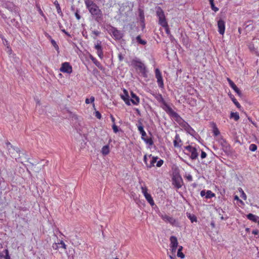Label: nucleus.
Here are the masks:
<instances>
[{
  "label": "nucleus",
  "mask_w": 259,
  "mask_h": 259,
  "mask_svg": "<svg viewBox=\"0 0 259 259\" xmlns=\"http://www.w3.org/2000/svg\"><path fill=\"white\" fill-rule=\"evenodd\" d=\"M156 16L158 18V24L160 25L162 27L167 24L164 11L160 7L156 8Z\"/></svg>",
  "instance_id": "nucleus-5"
},
{
  "label": "nucleus",
  "mask_w": 259,
  "mask_h": 259,
  "mask_svg": "<svg viewBox=\"0 0 259 259\" xmlns=\"http://www.w3.org/2000/svg\"><path fill=\"white\" fill-rule=\"evenodd\" d=\"M182 140L179 135L176 134L174 140V146L176 148H180L182 146Z\"/></svg>",
  "instance_id": "nucleus-16"
},
{
  "label": "nucleus",
  "mask_w": 259,
  "mask_h": 259,
  "mask_svg": "<svg viewBox=\"0 0 259 259\" xmlns=\"http://www.w3.org/2000/svg\"><path fill=\"white\" fill-rule=\"evenodd\" d=\"M90 58L92 61V62L96 65V66L100 70L103 69V67L101 65V64L94 57H93L92 55H90Z\"/></svg>",
  "instance_id": "nucleus-21"
},
{
  "label": "nucleus",
  "mask_w": 259,
  "mask_h": 259,
  "mask_svg": "<svg viewBox=\"0 0 259 259\" xmlns=\"http://www.w3.org/2000/svg\"><path fill=\"white\" fill-rule=\"evenodd\" d=\"M234 199L239 201L241 203H243V201L241 200H240L239 198V197L237 195L235 196Z\"/></svg>",
  "instance_id": "nucleus-56"
},
{
  "label": "nucleus",
  "mask_w": 259,
  "mask_h": 259,
  "mask_svg": "<svg viewBox=\"0 0 259 259\" xmlns=\"http://www.w3.org/2000/svg\"><path fill=\"white\" fill-rule=\"evenodd\" d=\"M137 41L141 45H145L147 44V41L145 40H143L141 39V36L138 35L136 37Z\"/></svg>",
  "instance_id": "nucleus-29"
},
{
  "label": "nucleus",
  "mask_w": 259,
  "mask_h": 259,
  "mask_svg": "<svg viewBox=\"0 0 259 259\" xmlns=\"http://www.w3.org/2000/svg\"><path fill=\"white\" fill-rule=\"evenodd\" d=\"M157 159V157H152V159L151 160L150 163L147 164V166L149 168H151L152 167L154 166V164L156 162Z\"/></svg>",
  "instance_id": "nucleus-24"
},
{
  "label": "nucleus",
  "mask_w": 259,
  "mask_h": 259,
  "mask_svg": "<svg viewBox=\"0 0 259 259\" xmlns=\"http://www.w3.org/2000/svg\"><path fill=\"white\" fill-rule=\"evenodd\" d=\"M1 37L3 39V44L5 46H6L7 47V48L8 49H10V50L11 51L12 50L11 49V48L10 47L9 45V44H8V41L5 38H4L3 37H2L1 36Z\"/></svg>",
  "instance_id": "nucleus-44"
},
{
  "label": "nucleus",
  "mask_w": 259,
  "mask_h": 259,
  "mask_svg": "<svg viewBox=\"0 0 259 259\" xmlns=\"http://www.w3.org/2000/svg\"><path fill=\"white\" fill-rule=\"evenodd\" d=\"M59 244L61 245L60 247L64 249H66V245L65 244L63 240H61L59 242Z\"/></svg>",
  "instance_id": "nucleus-49"
},
{
  "label": "nucleus",
  "mask_w": 259,
  "mask_h": 259,
  "mask_svg": "<svg viewBox=\"0 0 259 259\" xmlns=\"http://www.w3.org/2000/svg\"><path fill=\"white\" fill-rule=\"evenodd\" d=\"M112 129L114 133H117L118 132V127L115 123L112 125Z\"/></svg>",
  "instance_id": "nucleus-47"
},
{
  "label": "nucleus",
  "mask_w": 259,
  "mask_h": 259,
  "mask_svg": "<svg viewBox=\"0 0 259 259\" xmlns=\"http://www.w3.org/2000/svg\"><path fill=\"white\" fill-rule=\"evenodd\" d=\"M155 98L157 101L162 104L161 106V108L168 114L169 115L172 112L174 111L167 104L162 96L160 94H156L154 96Z\"/></svg>",
  "instance_id": "nucleus-4"
},
{
  "label": "nucleus",
  "mask_w": 259,
  "mask_h": 259,
  "mask_svg": "<svg viewBox=\"0 0 259 259\" xmlns=\"http://www.w3.org/2000/svg\"><path fill=\"white\" fill-rule=\"evenodd\" d=\"M210 4L213 3L214 0H209Z\"/></svg>",
  "instance_id": "nucleus-62"
},
{
  "label": "nucleus",
  "mask_w": 259,
  "mask_h": 259,
  "mask_svg": "<svg viewBox=\"0 0 259 259\" xmlns=\"http://www.w3.org/2000/svg\"><path fill=\"white\" fill-rule=\"evenodd\" d=\"M38 11L39 12V13L43 17H45V14H44L42 11L40 9V7H37Z\"/></svg>",
  "instance_id": "nucleus-54"
},
{
  "label": "nucleus",
  "mask_w": 259,
  "mask_h": 259,
  "mask_svg": "<svg viewBox=\"0 0 259 259\" xmlns=\"http://www.w3.org/2000/svg\"><path fill=\"white\" fill-rule=\"evenodd\" d=\"M170 246L172 252H175L178 246V239L176 236H172L170 237Z\"/></svg>",
  "instance_id": "nucleus-14"
},
{
  "label": "nucleus",
  "mask_w": 259,
  "mask_h": 259,
  "mask_svg": "<svg viewBox=\"0 0 259 259\" xmlns=\"http://www.w3.org/2000/svg\"><path fill=\"white\" fill-rule=\"evenodd\" d=\"M95 101V97L93 96H91L90 99L87 98L85 100V103L87 104H89L90 103H93Z\"/></svg>",
  "instance_id": "nucleus-35"
},
{
  "label": "nucleus",
  "mask_w": 259,
  "mask_h": 259,
  "mask_svg": "<svg viewBox=\"0 0 259 259\" xmlns=\"http://www.w3.org/2000/svg\"><path fill=\"white\" fill-rule=\"evenodd\" d=\"M95 48L96 50H99L102 49L101 41H100V40L97 41V44L95 46Z\"/></svg>",
  "instance_id": "nucleus-37"
},
{
  "label": "nucleus",
  "mask_w": 259,
  "mask_h": 259,
  "mask_svg": "<svg viewBox=\"0 0 259 259\" xmlns=\"http://www.w3.org/2000/svg\"><path fill=\"white\" fill-rule=\"evenodd\" d=\"M59 244H60L59 242L54 243L52 245L53 248L55 250H58V248H59Z\"/></svg>",
  "instance_id": "nucleus-48"
},
{
  "label": "nucleus",
  "mask_w": 259,
  "mask_h": 259,
  "mask_svg": "<svg viewBox=\"0 0 259 259\" xmlns=\"http://www.w3.org/2000/svg\"><path fill=\"white\" fill-rule=\"evenodd\" d=\"M188 217L192 223L197 222V218L195 215H191V214H189V215Z\"/></svg>",
  "instance_id": "nucleus-41"
},
{
  "label": "nucleus",
  "mask_w": 259,
  "mask_h": 259,
  "mask_svg": "<svg viewBox=\"0 0 259 259\" xmlns=\"http://www.w3.org/2000/svg\"><path fill=\"white\" fill-rule=\"evenodd\" d=\"M182 250H183V246H180L178 248L177 256L178 257H181V258H183L185 257V255L182 252Z\"/></svg>",
  "instance_id": "nucleus-27"
},
{
  "label": "nucleus",
  "mask_w": 259,
  "mask_h": 259,
  "mask_svg": "<svg viewBox=\"0 0 259 259\" xmlns=\"http://www.w3.org/2000/svg\"><path fill=\"white\" fill-rule=\"evenodd\" d=\"M131 96L132 99L131 100L132 103L134 105H137L139 104L140 99L134 93H131Z\"/></svg>",
  "instance_id": "nucleus-22"
},
{
  "label": "nucleus",
  "mask_w": 259,
  "mask_h": 259,
  "mask_svg": "<svg viewBox=\"0 0 259 259\" xmlns=\"http://www.w3.org/2000/svg\"><path fill=\"white\" fill-rule=\"evenodd\" d=\"M84 4L93 18L98 23L102 22L103 14L99 7L92 0H85Z\"/></svg>",
  "instance_id": "nucleus-1"
},
{
  "label": "nucleus",
  "mask_w": 259,
  "mask_h": 259,
  "mask_svg": "<svg viewBox=\"0 0 259 259\" xmlns=\"http://www.w3.org/2000/svg\"><path fill=\"white\" fill-rule=\"evenodd\" d=\"M138 131H139L140 133L141 134V138L142 139H144L145 137L147 136L146 133L144 130V127L143 126L142 123L141 122H140L139 123V124L138 125Z\"/></svg>",
  "instance_id": "nucleus-17"
},
{
  "label": "nucleus",
  "mask_w": 259,
  "mask_h": 259,
  "mask_svg": "<svg viewBox=\"0 0 259 259\" xmlns=\"http://www.w3.org/2000/svg\"><path fill=\"white\" fill-rule=\"evenodd\" d=\"M95 116L98 118L100 119L102 117L101 114L100 113L99 111H97L95 112Z\"/></svg>",
  "instance_id": "nucleus-50"
},
{
  "label": "nucleus",
  "mask_w": 259,
  "mask_h": 259,
  "mask_svg": "<svg viewBox=\"0 0 259 259\" xmlns=\"http://www.w3.org/2000/svg\"><path fill=\"white\" fill-rule=\"evenodd\" d=\"M215 196V194L210 190H208L206 193L205 198L207 199L211 198Z\"/></svg>",
  "instance_id": "nucleus-32"
},
{
  "label": "nucleus",
  "mask_w": 259,
  "mask_h": 259,
  "mask_svg": "<svg viewBox=\"0 0 259 259\" xmlns=\"http://www.w3.org/2000/svg\"><path fill=\"white\" fill-rule=\"evenodd\" d=\"M62 31L63 32H64V33H65V32H66V31H65V30H64V29L62 30Z\"/></svg>",
  "instance_id": "nucleus-64"
},
{
  "label": "nucleus",
  "mask_w": 259,
  "mask_h": 259,
  "mask_svg": "<svg viewBox=\"0 0 259 259\" xmlns=\"http://www.w3.org/2000/svg\"><path fill=\"white\" fill-rule=\"evenodd\" d=\"M238 32H239V33L240 34H241V29L240 27L238 28Z\"/></svg>",
  "instance_id": "nucleus-61"
},
{
  "label": "nucleus",
  "mask_w": 259,
  "mask_h": 259,
  "mask_svg": "<svg viewBox=\"0 0 259 259\" xmlns=\"http://www.w3.org/2000/svg\"><path fill=\"white\" fill-rule=\"evenodd\" d=\"M232 101L234 103V104L238 108H240L241 107V105L237 101V100L235 98L234 96L231 97Z\"/></svg>",
  "instance_id": "nucleus-36"
},
{
  "label": "nucleus",
  "mask_w": 259,
  "mask_h": 259,
  "mask_svg": "<svg viewBox=\"0 0 259 259\" xmlns=\"http://www.w3.org/2000/svg\"><path fill=\"white\" fill-rule=\"evenodd\" d=\"M0 259H11L9 250L7 249L0 252Z\"/></svg>",
  "instance_id": "nucleus-18"
},
{
  "label": "nucleus",
  "mask_w": 259,
  "mask_h": 259,
  "mask_svg": "<svg viewBox=\"0 0 259 259\" xmlns=\"http://www.w3.org/2000/svg\"><path fill=\"white\" fill-rule=\"evenodd\" d=\"M147 155H145L144 156V162L145 163V164L147 165Z\"/></svg>",
  "instance_id": "nucleus-60"
},
{
  "label": "nucleus",
  "mask_w": 259,
  "mask_h": 259,
  "mask_svg": "<svg viewBox=\"0 0 259 259\" xmlns=\"http://www.w3.org/2000/svg\"><path fill=\"white\" fill-rule=\"evenodd\" d=\"M110 118L111 119V121L112 122L114 123H115V118L113 117V116L112 115H110Z\"/></svg>",
  "instance_id": "nucleus-59"
},
{
  "label": "nucleus",
  "mask_w": 259,
  "mask_h": 259,
  "mask_svg": "<svg viewBox=\"0 0 259 259\" xmlns=\"http://www.w3.org/2000/svg\"><path fill=\"white\" fill-rule=\"evenodd\" d=\"M161 218L166 223H169L171 226L175 227H178L179 223L178 221L173 217L168 216L167 214H161L160 215Z\"/></svg>",
  "instance_id": "nucleus-6"
},
{
  "label": "nucleus",
  "mask_w": 259,
  "mask_h": 259,
  "mask_svg": "<svg viewBox=\"0 0 259 259\" xmlns=\"http://www.w3.org/2000/svg\"><path fill=\"white\" fill-rule=\"evenodd\" d=\"M239 191L241 193V197L243 198L244 200H246L247 199V196L244 192L243 191V190L242 189V188H240L239 189Z\"/></svg>",
  "instance_id": "nucleus-38"
},
{
  "label": "nucleus",
  "mask_w": 259,
  "mask_h": 259,
  "mask_svg": "<svg viewBox=\"0 0 259 259\" xmlns=\"http://www.w3.org/2000/svg\"><path fill=\"white\" fill-rule=\"evenodd\" d=\"M92 34H94L95 36H93V38L95 39H96V36H98L100 34V31L98 30H93L92 32Z\"/></svg>",
  "instance_id": "nucleus-43"
},
{
  "label": "nucleus",
  "mask_w": 259,
  "mask_h": 259,
  "mask_svg": "<svg viewBox=\"0 0 259 259\" xmlns=\"http://www.w3.org/2000/svg\"><path fill=\"white\" fill-rule=\"evenodd\" d=\"M54 4L56 6V8L57 9V13L58 14H62V11H61V7L60 6V5L59 4L58 1H56L55 2H54Z\"/></svg>",
  "instance_id": "nucleus-31"
},
{
  "label": "nucleus",
  "mask_w": 259,
  "mask_h": 259,
  "mask_svg": "<svg viewBox=\"0 0 259 259\" xmlns=\"http://www.w3.org/2000/svg\"><path fill=\"white\" fill-rule=\"evenodd\" d=\"M6 145L9 153L11 156L13 158H15L16 159L17 156L16 153L18 154L19 151L18 148L13 147L9 142H7Z\"/></svg>",
  "instance_id": "nucleus-10"
},
{
  "label": "nucleus",
  "mask_w": 259,
  "mask_h": 259,
  "mask_svg": "<svg viewBox=\"0 0 259 259\" xmlns=\"http://www.w3.org/2000/svg\"><path fill=\"white\" fill-rule=\"evenodd\" d=\"M145 198L152 206H153L155 204L153 198L152 197L151 195L150 194L145 196Z\"/></svg>",
  "instance_id": "nucleus-25"
},
{
  "label": "nucleus",
  "mask_w": 259,
  "mask_h": 259,
  "mask_svg": "<svg viewBox=\"0 0 259 259\" xmlns=\"http://www.w3.org/2000/svg\"><path fill=\"white\" fill-rule=\"evenodd\" d=\"M103 155H106L110 152L109 146L108 145L104 146L101 150Z\"/></svg>",
  "instance_id": "nucleus-23"
},
{
  "label": "nucleus",
  "mask_w": 259,
  "mask_h": 259,
  "mask_svg": "<svg viewBox=\"0 0 259 259\" xmlns=\"http://www.w3.org/2000/svg\"><path fill=\"white\" fill-rule=\"evenodd\" d=\"M120 31L117 29H115L113 31V35L117 39H119L121 37V36L120 35Z\"/></svg>",
  "instance_id": "nucleus-33"
},
{
  "label": "nucleus",
  "mask_w": 259,
  "mask_h": 259,
  "mask_svg": "<svg viewBox=\"0 0 259 259\" xmlns=\"http://www.w3.org/2000/svg\"><path fill=\"white\" fill-rule=\"evenodd\" d=\"M97 54L98 56V57L101 59H102L103 58V49L97 50Z\"/></svg>",
  "instance_id": "nucleus-40"
},
{
  "label": "nucleus",
  "mask_w": 259,
  "mask_h": 259,
  "mask_svg": "<svg viewBox=\"0 0 259 259\" xmlns=\"http://www.w3.org/2000/svg\"><path fill=\"white\" fill-rule=\"evenodd\" d=\"M249 149L251 151H255L257 150V146L255 144H251L250 145Z\"/></svg>",
  "instance_id": "nucleus-42"
},
{
  "label": "nucleus",
  "mask_w": 259,
  "mask_h": 259,
  "mask_svg": "<svg viewBox=\"0 0 259 259\" xmlns=\"http://www.w3.org/2000/svg\"><path fill=\"white\" fill-rule=\"evenodd\" d=\"M141 190H142V193L143 194L144 197L148 195V194H149L148 193V188H147V187L146 186H142L141 187Z\"/></svg>",
  "instance_id": "nucleus-34"
},
{
  "label": "nucleus",
  "mask_w": 259,
  "mask_h": 259,
  "mask_svg": "<svg viewBox=\"0 0 259 259\" xmlns=\"http://www.w3.org/2000/svg\"><path fill=\"white\" fill-rule=\"evenodd\" d=\"M206 193L205 190H202L200 192V195L202 197L205 196L206 195Z\"/></svg>",
  "instance_id": "nucleus-58"
},
{
  "label": "nucleus",
  "mask_w": 259,
  "mask_h": 259,
  "mask_svg": "<svg viewBox=\"0 0 259 259\" xmlns=\"http://www.w3.org/2000/svg\"><path fill=\"white\" fill-rule=\"evenodd\" d=\"M163 163V160L162 159L159 160L157 161L156 163V166L157 167H160Z\"/></svg>",
  "instance_id": "nucleus-52"
},
{
  "label": "nucleus",
  "mask_w": 259,
  "mask_h": 259,
  "mask_svg": "<svg viewBox=\"0 0 259 259\" xmlns=\"http://www.w3.org/2000/svg\"><path fill=\"white\" fill-rule=\"evenodd\" d=\"M213 134L214 136H218L220 134V132L219 129L218 128L215 124H214V123H213Z\"/></svg>",
  "instance_id": "nucleus-30"
},
{
  "label": "nucleus",
  "mask_w": 259,
  "mask_h": 259,
  "mask_svg": "<svg viewBox=\"0 0 259 259\" xmlns=\"http://www.w3.org/2000/svg\"><path fill=\"white\" fill-rule=\"evenodd\" d=\"M132 65L135 68L137 71H139L143 76L147 77V69L144 64L139 60L133 59L131 61Z\"/></svg>",
  "instance_id": "nucleus-3"
},
{
  "label": "nucleus",
  "mask_w": 259,
  "mask_h": 259,
  "mask_svg": "<svg viewBox=\"0 0 259 259\" xmlns=\"http://www.w3.org/2000/svg\"><path fill=\"white\" fill-rule=\"evenodd\" d=\"M51 41L52 45L54 47L56 50L58 51L59 50V47L56 42L54 39H52Z\"/></svg>",
  "instance_id": "nucleus-45"
},
{
  "label": "nucleus",
  "mask_w": 259,
  "mask_h": 259,
  "mask_svg": "<svg viewBox=\"0 0 259 259\" xmlns=\"http://www.w3.org/2000/svg\"><path fill=\"white\" fill-rule=\"evenodd\" d=\"M217 25L218 27V32L220 34L223 35L225 33L226 29L225 22L222 19H220L218 21Z\"/></svg>",
  "instance_id": "nucleus-13"
},
{
  "label": "nucleus",
  "mask_w": 259,
  "mask_h": 259,
  "mask_svg": "<svg viewBox=\"0 0 259 259\" xmlns=\"http://www.w3.org/2000/svg\"><path fill=\"white\" fill-rule=\"evenodd\" d=\"M210 4L211 8L213 11H214L215 12H217L219 11V8L215 6L214 3Z\"/></svg>",
  "instance_id": "nucleus-46"
},
{
  "label": "nucleus",
  "mask_w": 259,
  "mask_h": 259,
  "mask_svg": "<svg viewBox=\"0 0 259 259\" xmlns=\"http://www.w3.org/2000/svg\"><path fill=\"white\" fill-rule=\"evenodd\" d=\"M169 115L172 117L180 126L189 134H191L194 132L191 126L175 111H174Z\"/></svg>",
  "instance_id": "nucleus-2"
},
{
  "label": "nucleus",
  "mask_w": 259,
  "mask_h": 259,
  "mask_svg": "<svg viewBox=\"0 0 259 259\" xmlns=\"http://www.w3.org/2000/svg\"><path fill=\"white\" fill-rule=\"evenodd\" d=\"M142 140L149 146H152L153 145V141L152 138H147L146 137H145Z\"/></svg>",
  "instance_id": "nucleus-28"
},
{
  "label": "nucleus",
  "mask_w": 259,
  "mask_h": 259,
  "mask_svg": "<svg viewBox=\"0 0 259 259\" xmlns=\"http://www.w3.org/2000/svg\"><path fill=\"white\" fill-rule=\"evenodd\" d=\"M172 183L176 188H181L183 184V181L181 176L179 175H174L172 178Z\"/></svg>",
  "instance_id": "nucleus-7"
},
{
  "label": "nucleus",
  "mask_w": 259,
  "mask_h": 259,
  "mask_svg": "<svg viewBox=\"0 0 259 259\" xmlns=\"http://www.w3.org/2000/svg\"><path fill=\"white\" fill-rule=\"evenodd\" d=\"M185 149L188 151L190 154V157L192 160H195L197 158L198 153L197 149L191 145H188L184 147Z\"/></svg>",
  "instance_id": "nucleus-8"
},
{
  "label": "nucleus",
  "mask_w": 259,
  "mask_h": 259,
  "mask_svg": "<svg viewBox=\"0 0 259 259\" xmlns=\"http://www.w3.org/2000/svg\"><path fill=\"white\" fill-rule=\"evenodd\" d=\"M2 6L11 12L16 13L18 11V8L13 2L10 1H4Z\"/></svg>",
  "instance_id": "nucleus-9"
},
{
  "label": "nucleus",
  "mask_w": 259,
  "mask_h": 259,
  "mask_svg": "<svg viewBox=\"0 0 259 259\" xmlns=\"http://www.w3.org/2000/svg\"><path fill=\"white\" fill-rule=\"evenodd\" d=\"M60 71L63 73L70 74L72 72V67L68 62H64L62 64Z\"/></svg>",
  "instance_id": "nucleus-12"
},
{
  "label": "nucleus",
  "mask_w": 259,
  "mask_h": 259,
  "mask_svg": "<svg viewBox=\"0 0 259 259\" xmlns=\"http://www.w3.org/2000/svg\"><path fill=\"white\" fill-rule=\"evenodd\" d=\"M247 218L255 223H257L259 224V217L252 213H249L246 215Z\"/></svg>",
  "instance_id": "nucleus-19"
},
{
  "label": "nucleus",
  "mask_w": 259,
  "mask_h": 259,
  "mask_svg": "<svg viewBox=\"0 0 259 259\" xmlns=\"http://www.w3.org/2000/svg\"><path fill=\"white\" fill-rule=\"evenodd\" d=\"M66 35H67L68 36H70V34L67 32H65V33Z\"/></svg>",
  "instance_id": "nucleus-63"
},
{
  "label": "nucleus",
  "mask_w": 259,
  "mask_h": 259,
  "mask_svg": "<svg viewBox=\"0 0 259 259\" xmlns=\"http://www.w3.org/2000/svg\"><path fill=\"white\" fill-rule=\"evenodd\" d=\"M75 16L76 18V19L79 20L80 19V15L78 14V11H77L75 13Z\"/></svg>",
  "instance_id": "nucleus-55"
},
{
  "label": "nucleus",
  "mask_w": 259,
  "mask_h": 259,
  "mask_svg": "<svg viewBox=\"0 0 259 259\" xmlns=\"http://www.w3.org/2000/svg\"><path fill=\"white\" fill-rule=\"evenodd\" d=\"M227 80L230 86V87L235 92V93L240 97L242 96V93L240 91V90L238 88L236 85L234 83V82L230 78H227Z\"/></svg>",
  "instance_id": "nucleus-15"
},
{
  "label": "nucleus",
  "mask_w": 259,
  "mask_h": 259,
  "mask_svg": "<svg viewBox=\"0 0 259 259\" xmlns=\"http://www.w3.org/2000/svg\"><path fill=\"white\" fill-rule=\"evenodd\" d=\"M165 30V32L167 35H170V31L168 23L162 26Z\"/></svg>",
  "instance_id": "nucleus-39"
},
{
  "label": "nucleus",
  "mask_w": 259,
  "mask_h": 259,
  "mask_svg": "<svg viewBox=\"0 0 259 259\" xmlns=\"http://www.w3.org/2000/svg\"><path fill=\"white\" fill-rule=\"evenodd\" d=\"M155 77L157 79V82L158 87L160 88L163 89L164 88L163 80L162 76L161 73L158 68L155 70Z\"/></svg>",
  "instance_id": "nucleus-11"
},
{
  "label": "nucleus",
  "mask_w": 259,
  "mask_h": 259,
  "mask_svg": "<svg viewBox=\"0 0 259 259\" xmlns=\"http://www.w3.org/2000/svg\"><path fill=\"white\" fill-rule=\"evenodd\" d=\"M207 156V154L206 153L203 151H201V159H204Z\"/></svg>",
  "instance_id": "nucleus-53"
},
{
  "label": "nucleus",
  "mask_w": 259,
  "mask_h": 259,
  "mask_svg": "<svg viewBox=\"0 0 259 259\" xmlns=\"http://www.w3.org/2000/svg\"><path fill=\"white\" fill-rule=\"evenodd\" d=\"M252 233L254 235H258L259 231L257 230H254L252 231Z\"/></svg>",
  "instance_id": "nucleus-57"
},
{
  "label": "nucleus",
  "mask_w": 259,
  "mask_h": 259,
  "mask_svg": "<svg viewBox=\"0 0 259 259\" xmlns=\"http://www.w3.org/2000/svg\"><path fill=\"white\" fill-rule=\"evenodd\" d=\"M230 118H233L235 121H238L239 119V114L238 112H232L230 114Z\"/></svg>",
  "instance_id": "nucleus-26"
},
{
  "label": "nucleus",
  "mask_w": 259,
  "mask_h": 259,
  "mask_svg": "<svg viewBox=\"0 0 259 259\" xmlns=\"http://www.w3.org/2000/svg\"><path fill=\"white\" fill-rule=\"evenodd\" d=\"M185 178L188 181H192L193 180L192 176L190 174L186 175Z\"/></svg>",
  "instance_id": "nucleus-51"
},
{
  "label": "nucleus",
  "mask_w": 259,
  "mask_h": 259,
  "mask_svg": "<svg viewBox=\"0 0 259 259\" xmlns=\"http://www.w3.org/2000/svg\"><path fill=\"white\" fill-rule=\"evenodd\" d=\"M123 92L124 95H121V98L124 101L126 104H127V105H130V102L128 92L125 89L123 90Z\"/></svg>",
  "instance_id": "nucleus-20"
}]
</instances>
